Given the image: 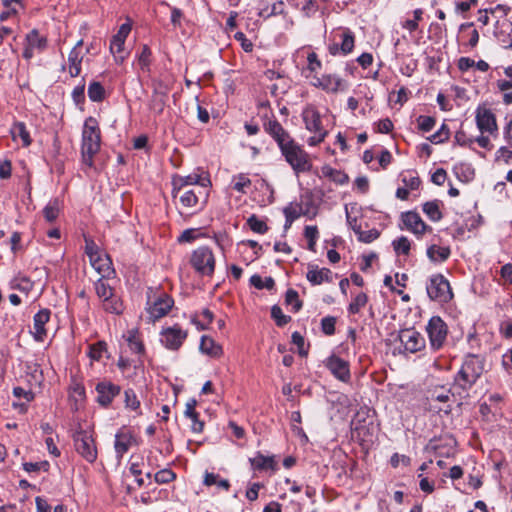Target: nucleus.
<instances>
[{
    "label": "nucleus",
    "mask_w": 512,
    "mask_h": 512,
    "mask_svg": "<svg viewBox=\"0 0 512 512\" xmlns=\"http://www.w3.org/2000/svg\"><path fill=\"white\" fill-rule=\"evenodd\" d=\"M289 83L287 80L280 81V83L273 84L269 87L270 93L274 97H278L279 95L285 94L289 89Z\"/></svg>",
    "instance_id": "62"
},
{
    "label": "nucleus",
    "mask_w": 512,
    "mask_h": 512,
    "mask_svg": "<svg viewBox=\"0 0 512 512\" xmlns=\"http://www.w3.org/2000/svg\"><path fill=\"white\" fill-rule=\"evenodd\" d=\"M450 135L449 128L446 124H442L441 127L432 134L428 140L434 144H440L448 140Z\"/></svg>",
    "instance_id": "50"
},
{
    "label": "nucleus",
    "mask_w": 512,
    "mask_h": 512,
    "mask_svg": "<svg viewBox=\"0 0 512 512\" xmlns=\"http://www.w3.org/2000/svg\"><path fill=\"white\" fill-rule=\"evenodd\" d=\"M218 477L219 476L214 473L207 472L204 477V484L206 486L217 485L225 490H228L230 487L228 480H226V479L218 480Z\"/></svg>",
    "instance_id": "53"
},
{
    "label": "nucleus",
    "mask_w": 512,
    "mask_h": 512,
    "mask_svg": "<svg viewBox=\"0 0 512 512\" xmlns=\"http://www.w3.org/2000/svg\"><path fill=\"white\" fill-rule=\"evenodd\" d=\"M251 465L256 470H275L276 463L272 456H264L261 453L250 459Z\"/></svg>",
    "instance_id": "33"
},
{
    "label": "nucleus",
    "mask_w": 512,
    "mask_h": 512,
    "mask_svg": "<svg viewBox=\"0 0 512 512\" xmlns=\"http://www.w3.org/2000/svg\"><path fill=\"white\" fill-rule=\"evenodd\" d=\"M426 291L430 300L446 304L453 299V292L449 281L444 275L438 273L429 277Z\"/></svg>",
    "instance_id": "5"
},
{
    "label": "nucleus",
    "mask_w": 512,
    "mask_h": 512,
    "mask_svg": "<svg viewBox=\"0 0 512 512\" xmlns=\"http://www.w3.org/2000/svg\"><path fill=\"white\" fill-rule=\"evenodd\" d=\"M368 301V297L365 293L361 292L357 294L352 302L349 304L348 311L351 314H357L366 304Z\"/></svg>",
    "instance_id": "45"
},
{
    "label": "nucleus",
    "mask_w": 512,
    "mask_h": 512,
    "mask_svg": "<svg viewBox=\"0 0 512 512\" xmlns=\"http://www.w3.org/2000/svg\"><path fill=\"white\" fill-rule=\"evenodd\" d=\"M263 129L277 143L280 150L294 140L275 117L266 118Z\"/></svg>",
    "instance_id": "16"
},
{
    "label": "nucleus",
    "mask_w": 512,
    "mask_h": 512,
    "mask_svg": "<svg viewBox=\"0 0 512 512\" xmlns=\"http://www.w3.org/2000/svg\"><path fill=\"white\" fill-rule=\"evenodd\" d=\"M335 323H336V319L334 317H331V316L324 317L321 320L322 331L326 335H333L335 333Z\"/></svg>",
    "instance_id": "61"
},
{
    "label": "nucleus",
    "mask_w": 512,
    "mask_h": 512,
    "mask_svg": "<svg viewBox=\"0 0 512 512\" xmlns=\"http://www.w3.org/2000/svg\"><path fill=\"white\" fill-rule=\"evenodd\" d=\"M171 184L172 194H176L180 190H184L186 188H198L200 186L201 188H209L211 186V181L208 175H205L203 171L200 172V169H197L189 175H174L172 177Z\"/></svg>",
    "instance_id": "7"
},
{
    "label": "nucleus",
    "mask_w": 512,
    "mask_h": 512,
    "mask_svg": "<svg viewBox=\"0 0 512 512\" xmlns=\"http://www.w3.org/2000/svg\"><path fill=\"white\" fill-rule=\"evenodd\" d=\"M102 305L106 312L116 315L121 314L124 309L122 300L116 294H113L111 297L107 298V300H104Z\"/></svg>",
    "instance_id": "36"
},
{
    "label": "nucleus",
    "mask_w": 512,
    "mask_h": 512,
    "mask_svg": "<svg viewBox=\"0 0 512 512\" xmlns=\"http://www.w3.org/2000/svg\"><path fill=\"white\" fill-rule=\"evenodd\" d=\"M251 186V180L244 173L232 177L231 188L239 193L245 194Z\"/></svg>",
    "instance_id": "38"
},
{
    "label": "nucleus",
    "mask_w": 512,
    "mask_h": 512,
    "mask_svg": "<svg viewBox=\"0 0 512 512\" xmlns=\"http://www.w3.org/2000/svg\"><path fill=\"white\" fill-rule=\"evenodd\" d=\"M271 317L279 327L286 325L291 320V317L284 315L282 309L277 305L271 308Z\"/></svg>",
    "instance_id": "57"
},
{
    "label": "nucleus",
    "mask_w": 512,
    "mask_h": 512,
    "mask_svg": "<svg viewBox=\"0 0 512 512\" xmlns=\"http://www.w3.org/2000/svg\"><path fill=\"white\" fill-rule=\"evenodd\" d=\"M74 446L77 453L87 462L93 463L97 459V447L92 434L88 431L80 430L74 435Z\"/></svg>",
    "instance_id": "9"
},
{
    "label": "nucleus",
    "mask_w": 512,
    "mask_h": 512,
    "mask_svg": "<svg viewBox=\"0 0 512 512\" xmlns=\"http://www.w3.org/2000/svg\"><path fill=\"white\" fill-rule=\"evenodd\" d=\"M131 31V23H123L118 32L112 37L110 41V51L115 56L116 62H123L124 56L120 55L123 52L124 44L127 36Z\"/></svg>",
    "instance_id": "22"
},
{
    "label": "nucleus",
    "mask_w": 512,
    "mask_h": 512,
    "mask_svg": "<svg viewBox=\"0 0 512 512\" xmlns=\"http://www.w3.org/2000/svg\"><path fill=\"white\" fill-rule=\"evenodd\" d=\"M495 157L497 161H504L508 164L512 159V150L508 147L502 146L496 151Z\"/></svg>",
    "instance_id": "63"
},
{
    "label": "nucleus",
    "mask_w": 512,
    "mask_h": 512,
    "mask_svg": "<svg viewBox=\"0 0 512 512\" xmlns=\"http://www.w3.org/2000/svg\"><path fill=\"white\" fill-rule=\"evenodd\" d=\"M400 218L402 222L400 229L413 233L417 238H421L426 232L432 231V227L427 225L419 213L415 211L403 212Z\"/></svg>",
    "instance_id": "14"
},
{
    "label": "nucleus",
    "mask_w": 512,
    "mask_h": 512,
    "mask_svg": "<svg viewBox=\"0 0 512 512\" xmlns=\"http://www.w3.org/2000/svg\"><path fill=\"white\" fill-rule=\"evenodd\" d=\"M215 256L207 246H201L192 252L190 264L201 276L211 277L215 270Z\"/></svg>",
    "instance_id": "6"
},
{
    "label": "nucleus",
    "mask_w": 512,
    "mask_h": 512,
    "mask_svg": "<svg viewBox=\"0 0 512 512\" xmlns=\"http://www.w3.org/2000/svg\"><path fill=\"white\" fill-rule=\"evenodd\" d=\"M354 232L357 234L358 240L364 243H371L380 236V232L375 228L362 231L361 228L354 227Z\"/></svg>",
    "instance_id": "46"
},
{
    "label": "nucleus",
    "mask_w": 512,
    "mask_h": 512,
    "mask_svg": "<svg viewBox=\"0 0 512 512\" xmlns=\"http://www.w3.org/2000/svg\"><path fill=\"white\" fill-rule=\"evenodd\" d=\"M60 211V201L58 199L50 200L43 209L44 218L48 222H53L57 219Z\"/></svg>",
    "instance_id": "41"
},
{
    "label": "nucleus",
    "mask_w": 512,
    "mask_h": 512,
    "mask_svg": "<svg viewBox=\"0 0 512 512\" xmlns=\"http://www.w3.org/2000/svg\"><path fill=\"white\" fill-rule=\"evenodd\" d=\"M104 278L105 277L101 275V278L94 284L95 292L102 302L115 294L114 289L104 280Z\"/></svg>",
    "instance_id": "39"
},
{
    "label": "nucleus",
    "mask_w": 512,
    "mask_h": 512,
    "mask_svg": "<svg viewBox=\"0 0 512 512\" xmlns=\"http://www.w3.org/2000/svg\"><path fill=\"white\" fill-rule=\"evenodd\" d=\"M247 224L252 231L258 234H264L268 230L267 224L263 220L259 219L256 215H251L247 219Z\"/></svg>",
    "instance_id": "47"
},
{
    "label": "nucleus",
    "mask_w": 512,
    "mask_h": 512,
    "mask_svg": "<svg viewBox=\"0 0 512 512\" xmlns=\"http://www.w3.org/2000/svg\"><path fill=\"white\" fill-rule=\"evenodd\" d=\"M323 173L325 176L331 178L334 182L338 184H345L348 182V176L345 173H342L339 170L333 169L331 167H324Z\"/></svg>",
    "instance_id": "49"
},
{
    "label": "nucleus",
    "mask_w": 512,
    "mask_h": 512,
    "mask_svg": "<svg viewBox=\"0 0 512 512\" xmlns=\"http://www.w3.org/2000/svg\"><path fill=\"white\" fill-rule=\"evenodd\" d=\"M173 304V299L166 293H161L153 301L149 299L147 312L149 313L150 319L156 321L164 317L171 310Z\"/></svg>",
    "instance_id": "19"
},
{
    "label": "nucleus",
    "mask_w": 512,
    "mask_h": 512,
    "mask_svg": "<svg viewBox=\"0 0 512 512\" xmlns=\"http://www.w3.org/2000/svg\"><path fill=\"white\" fill-rule=\"evenodd\" d=\"M173 198H178L181 206L185 209H193L199 206L202 209L209 197L208 188L194 187L180 190L176 194H172Z\"/></svg>",
    "instance_id": "8"
},
{
    "label": "nucleus",
    "mask_w": 512,
    "mask_h": 512,
    "mask_svg": "<svg viewBox=\"0 0 512 512\" xmlns=\"http://www.w3.org/2000/svg\"><path fill=\"white\" fill-rule=\"evenodd\" d=\"M51 311L47 308L39 310L33 318V335L37 341H43L47 335L45 324L50 320Z\"/></svg>",
    "instance_id": "26"
},
{
    "label": "nucleus",
    "mask_w": 512,
    "mask_h": 512,
    "mask_svg": "<svg viewBox=\"0 0 512 512\" xmlns=\"http://www.w3.org/2000/svg\"><path fill=\"white\" fill-rule=\"evenodd\" d=\"M285 302L287 305H291L293 307L294 312H298L302 307V302L299 300L298 292L293 289L287 290Z\"/></svg>",
    "instance_id": "54"
},
{
    "label": "nucleus",
    "mask_w": 512,
    "mask_h": 512,
    "mask_svg": "<svg viewBox=\"0 0 512 512\" xmlns=\"http://www.w3.org/2000/svg\"><path fill=\"white\" fill-rule=\"evenodd\" d=\"M285 215V229H289L292 223L302 215V207L299 204H289L283 210Z\"/></svg>",
    "instance_id": "35"
},
{
    "label": "nucleus",
    "mask_w": 512,
    "mask_h": 512,
    "mask_svg": "<svg viewBox=\"0 0 512 512\" xmlns=\"http://www.w3.org/2000/svg\"><path fill=\"white\" fill-rule=\"evenodd\" d=\"M48 47V39L40 34L38 29H32L25 35L22 56L25 60H31L36 54L43 53Z\"/></svg>",
    "instance_id": "10"
},
{
    "label": "nucleus",
    "mask_w": 512,
    "mask_h": 512,
    "mask_svg": "<svg viewBox=\"0 0 512 512\" xmlns=\"http://www.w3.org/2000/svg\"><path fill=\"white\" fill-rule=\"evenodd\" d=\"M430 346L433 350H439L447 337V325L439 316H433L426 327Z\"/></svg>",
    "instance_id": "15"
},
{
    "label": "nucleus",
    "mask_w": 512,
    "mask_h": 512,
    "mask_svg": "<svg viewBox=\"0 0 512 512\" xmlns=\"http://www.w3.org/2000/svg\"><path fill=\"white\" fill-rule=\"evenodd\" d=\"M126 340L128 342V346H129L130 350L133 353H136V354L144 353L145 348H144L142 340L139 337V333L137 330H134V329L129 330L127 332Z\"/></svg>",
    "instance_id": "37"
},
{
    "label": "nucleus",
    "mask_w": 512,
    "mask_h": 512,
    "mask_svg": "<svg viewBox=\"0 0 512 512\" xmlns=\"http://www.w3.org/2000/svg\"><path fill=\"white\" fill-rule=\"evenodd\" d=\"M392 246L397 254L408 255L411 243L407 237L401 236L392 242Z\"/></svg>",
    "instance_id": "48"
},
{
    "label": "nucleus",
    "mask_w": 512,
    "mask_h": 512,
    "mask_svg": "<svg viewBox=\"0 0 512 512\" xmlns=\"http://www.w3.org/2000/svg\"><path fill=\"white\" fill-rule=\"evenodd\" d=\"M283 1L276 2L272 4L271 7L268 5L262 4L259 11V16L263 18H269L271 16L279 15L283 13Z\"/></svg>",
    "instance_id": "43"
},
{
    "label": "nucleus",
    "mask_w": 512,
    "mask_h": 512,
    "mask_svg": "<svg viewBox=\"0 0 512 512\" xmlns=\"http://www.w3.org/2000/svg\"><path fill=\"white\" fill-rule=\"evenodd\" d=\"M475 120L477 127L482 134L488 133L490 135H497L498 125L496 117L490 109L479 106L476 109Z\"/></svg>",
    "instance_id": "20"
},
{
    "label": "nucleus",
    "mask_w": 512,
    "mask_h": 512,
    "mask_svg": "<svg viewBox=\"0 0 512 512\" xmlns=\"http://www.w3.org/2000/svg\"><path fill=\"white\" fill-rule=\"evenodd\" d=\"M326 367L340 381L348 382L350 380L349 363L342 358L332 355L326 360Z\"/></svg>",
    "instance_id": "23"
},
{
    "label": "nucleus",
    "mask_w": 512,
    "mask_h": 512,
    "mask_svg": "<svg viewBox=\"0 0 512 512\" xmlns=\"http://www.w3.org/2000/svg\"><path fill=\"white\" fill-rule=\"evenodd\" d=\"M200 350L202 353L211 357H220L222 355V347L208 336H202L200 342Z\"/></svg>",
    "instance_id": "30"
},
{
    "label": "nucleus",
    "mask_w": 512,
    "mask_h": 512,
    "mask_svg": "<svg viewBox=\"0 0 512 512\" xmlns=\"http://www.w3.org/2000/svg\"><path fill=\"white\" fill-rule=\"evenodd\" d=\"M83 46V40L80 39L75 46L72 48V50L69 52L68 55V71L71 77H77L81 73V65L83 58L85 56V53L82 49Z\"/></svg>",
    "instance_id": "24"
},
{
    "label": "nucleus",
    "mask_w": 512,
    "mask_h": 512,
    "mask_svg": "<svg viewBox=\"0 0 512 512\" xmlns=\"http://www.w3.org/2000/svg\"><path fill=\"white\" fill-rule=\"evenodd\" d=\"M13 289L28 293L32 289V282L26 277H16L11 282Z\"/></svg>",
    "instance_id": "58"
},
{
    "label": "nucleus",
    "mask_w": 512,
    "mask_h": 512,
    "mask_svg": "<svg viewBox=\"0 0 512 512\" xmlns=\"http://www.w3.org/2000/svg\"><path fill=\"white\" fill-rule=\"evenodd\" d=\"M88 97L93 102H101L105 98V89L100 82L92 81L88 86Z\"/></svg>",
    "instance_id": "40"
},
{
    "label": "nucleus",
    "mask_w": 512,
    "mask_h": 512,
    "mask_svg": "<svg viewBox=\"0 0 512 512\" xmlns=\"http://www.w3.org/2000/svg\"><path fill=\"white\" fill-rule=\"evenodd\" d=\"M453 395L449 389L444 387H438L430 391L427 400L429 403V409L435 412L450 413L451 411V399Z\"/></svg>",
    "instance_id": "17"
},
{
    "label": "nucleus",
    "mask_w": 512,
    "mask_h": 512,
    "mask_svg": "<svg viewBox=\"0 0 512 512\" xmlns=\"http://www.w3.org/2000/svg\"><path fill=\"white\" fill-rule=\"evenodd\" d=\"M124 402L125 406L128 409H131L133 411H137L140 408V401L138 400L136 393L132 389H127L124 392Z\"/></svg>",
    "instance_id": "52"
},
{
    "label": "nucleus",
    "mask_w": 512,
    "mask_h": 512,
    "mask_svg": "<svg viewBox=\"0 0 512 512\" xmlns=\"http://www.w3.org/2000/svg\"><path fill=\"white\" fill-rule=\"evenodd\" d=\"M151 55L152 53L150 48L147 45H143L137 56L138 66L143 72L150 71Z\"/></svg>",
    "instance_id": "42"
},
{
    "label": "nucleus",
    "mask_w": 512,
    "mask_h": 512,
    "mask_svg": "<svg viewBox=\"0 0 512 512\" xmlns=\"http://www.w3.org/2000/svg\"><path fill=\"white\" fill-rule=\"evenodd\" d=\"M101 145V134L96 119H86L82 131L81 154L82 161L88 167L93 166L94 156L99 152Z\"/></svg>",
    "instance_id": "1"
},
{
    "label": "nucleus",
    "mask_w": 512,
    "mask_h": 512,
    "mask_svg": "<svg viewBox=\"0 0 512 512\" xmlns=\"http://www.w3.org/2000/svg\"><path fill=\"white\" fill-rule=\"evenodd\" d=\"M176 478V474L171 469H162L158 471L154 479L159 484H167Z\"/></svg>",
    "instance_id": "59"
},
{
    "label": "nucleus",
    "mask_w": 512,
    "mask_h": 512,
    "mask_svg": "<svg viewBox=\"0 0 512 512\" xmlns=\"http://www.w3.org/2000/svg\"><path fill=\"white\" fill-rule=\"evenodd\" d=\"M418 127L423 132H429L431 131L435 126V119L431 116H424L421 115L417 119Z\"/></svg>",
    "instance_id": "60"
},
{
    "label": "nucleus",
    "mask_w": 512,
    "mask_h": 512,
    "mask_svg": "<svg viewBox=\"0 0 512 512\" xmlns=\"http://www.w3.org/2000/svg\"><path fill=\"white\" fill-rule=\"evenodd\" d=\"M502 366L505 369V371L512 376V348L509 349L505 354L502 356Z\"/></svg>",
    "instance_id": "64"
},
{
    "label": "nucleus",
    "mask_w": 512,
    "mask_h": 512,
    "mask_svg": "<svg viewBox=\"0 0 512 512\" xmlns=\"http://www.w3.org/2000/svg\"><path fill=\"white\" fill-rule=\"evenodd\" d=\"M496 13H501L503 16L496 20L494 35L502 47L512 48V21L506 18V9L502 6H498L491 12L492 16Z\"/></svg>",
    "instance_id": "11"
},
{
    "label": "nucleus",
    "mask_w": 512,
    "mask_h": 512,
    "mask_svg": "<svg viewBox=\"0 0 512 512\" xmlns=\"http://www.w3.org/2000/svg\"><path fill=\"white\" fill-rule=\"evenodd\" d=\"M485 360L483 357L475 354H469L465 357L461 369L455 377V381L463 388H471L481 377L484 371Z\"/></svg>",
    "instance_id": "2"
},
{
    "label": "nucleus",
    "mask_w": 512,
    "mask_h": 512,
    "mask_svg": "<svg viewBox=\"0 0 512 512\" xmlns=\"http://www.w3.org/2000/svg\"><path fill=\"white\" fill-rule=\"evenodd\" d=\"M106 350V343L99 341L89 346L88 356L95 361H99L102 358L104 351Z\"/></svg>",
    "instance_id": "55"
},
{
    "label": "nucleus",
    "mask_w": 512,
    "mask_h": 512,
    "mask_svg": "<svg viewBox=\"0 0 512 512\" xmlns=\"http://www.w3.org/2000/svg\"><path fill=\"white\" fill-rule=\"evenodd\" d=\"M134 437L133 435L126 430H120L115 435L114 448L117 455V458L120 460L123 455L128 452L131 445L133 444Z\"/></svg>",
    "instance_id": "27"
},
{
    "label": "nucleus",
    "mask_w": 512,
    "mask_h": 512,
    "mask_svg": "<svg viewBox=\"0 0 512 512\" xmlns=\"http://www.w3.org/2000/svg\"><path fill=\"white\" fill-rule=\"evenodd\" d=\"M188 333L178 324L165 327L160 332V342L162 345L172 351L178 350L186 340Z\"/></svg>",
    "instance_id": "13"
},
{
    "label": "nucleus",
    "mask_w": 512,
    "mask_h": 512,
    "mask_svg": "<svg viewBox=\"0 0 512 512\" xmlns=\"http://www.w3.org/2000/svg\"><path fill=\"white\" fill-rule=\"evenodd\" d=\"M280 151L297 175L311 170L312 164L309 155L294 140Z\"/></svg>",
    "instance_id": "4"
},
{
    "label": "nucleus",
    "mask_w": 512,
    "mask_h": 512,
    "mask_svg": "<svg viewBox=\"0 0 512 512\" xmlns=\"http://www.w3.org/2000/svg\"><path fill=\"white\" fill-rule=\"evenodd\" d=\"M165 98V94L155 92L150 104L151 110L157 114L162 113L165 107Z\"/></svg>",
    "instance_id": "56"
},
{
    "label": "nucleus",
    "mask_w": 512,
    "mask_h": 512,
    "mask_svg": "<svg viewBox=\"0 0 512 512\" xmlns=\"http://www.w3.org/2000/svg\"><path fill=\"white\" fill-rule=\"evenodd\" d=\"M426 254L432 262H444L450 257L451 251L449 247L433 244L427 248Z\"/></svg>",
    "instance_id": "29"
},
{
    "label": "nucleus",
    "mask_w": 512,
    "mask_h": 512,
    "mask_svg": "<svg viewBox=\"0 0 512 512\" xmlns=\"http://www.w3.org/2000/svg\"><path fill=\"white\" fill-rule=\"evenodd\" d=\"M307 280L311 285H321L324 282L330 283L333 281V273L328 268H319L315 264H308V271L306 273Z\"/></svg>",
    "instance_id": "25"
},
{
    "label": "nucleus",
    "mask_w": 512,
    "mask_h": 512,
    "mask_svg": "<svg viewBox=\"0 0 512 512\" xmlns=\"http://www.w3.org/2000/svg\"><path fill=\"white\" fill-rule=\"evenodd\" d=\"M440 205L439 200L427 201L422 205V210L431 221L438 222L443 218Z\"/></svg>",
    "instance_id": "31"
},
{
    "label": "nucleus",
    "mask_w": 512,
    "mask_h": 512,
    "mask_svg": "<svg viewBox=\"0 0 512 512\" xmlns=\"http://www.w3.org/2000/svg\"><path fill=\"white\" fill-rule=\"evenodd\" d=\"M306 130L313 134L309 137L307 143L309 146H317L324 141L328 135V131L322 124L321 114L318 109L309 104L305 106L301 113Z\"/></svg>",
    "instance_id": "3"
},
{
    "label": "nucleus",
    "mask_w": 512,
    "mask_h": 512,
    "mask_svg": "<svg viewBox=\"0 0 512 512\" xmlns=\"http://www.w3.org/2000/svg\"><path fill=\"white\" fill-rule=\"evenodd\" d=\"M12 137L14 140L21 139L24 147L31 144V137L23 122H16L11 128Z\"/></svg>",
    "instance_id": "34"
},
{
    "label": "nucleus",
    "mask_w": 512,
    "mask_h": 512,
    "mask_svg": "<svg viewBox=\"0 0 512 512\" xmlns=\"http://www.w3.org/2000/svg\"><path fill=\"white\" fill-rule=\"evenodd\" d=\"M314 85L327 92L336 93L343 89V80L336 75L326 74L320 78H316Z\"/></svg>",
    "instance_id": "28"
},
{
    "label": "nucleus",
    "mask_w": 512,
    "mask_h": 512,
    "mask_svg": "<svg viewBox=\"0 0 512 512\" xmlns=\"http://www.w3.org/2000/svg\"><path fill=\"white\" fill-rule=\"evenodd\" d=\"M250 284L257 289L272 290L275 286V281L272 277H266L265 279H262L260 275L254 274L250 278Z\"/></svg>",
    "instance_id": "44"
},
{
    "label": "nucleus",
    "mask_w": 512,
    "mask_h": 512,
    "mask_svg": "<svg viewBox=\"0 0 512 512\" xmlns=\"http://www.w3.org/2000/svg\"><path fill=\"white\" fill-rule=\"evenodd\" d=\"M340 50L342 55L350 54L355 46L354 33L349 28H343L340 34Z\"/></svg>",
    "instance_id": "32"
},
{
    "label": "nucleus",
    "mask_w": 512,
    "mask_h": 512,
    "mask_svg": "<svg viewBox=\"0 0 512 512\" xmlns=\"http://www.w3.org/2000/svg\"><path fill=\"white\" fill-rule=\"evenodd\" d=\"M304 236L308 240V249L315 252L316 242L319 236L316 226H306Z\"/></svg>",
    "instance_id": "51"
},
{
    "label": "nucleus",
    "mask_w": 512,
    "mask_h": 512,
    "mask_svg": "<svg viewBox=\"0 0 512 512\" xmlns=\"http://www.w3.org/2000/svg\"><path fill=\"white\" fill-rule=\"evenodd\" d=\"M398 338L405 351L410 353L420 351L426 344L424 337L413 328L402 329L399 332Z\"/></svg>",
    "instance_id": "18"
},
{
    "label": "nucleus",
    "mask_w": 512,
    "mask_h": 512,
    "mask_svg": "<svg viewBox=\"0 0 512 512\" xmlns=\"http://www.w3.org/2000/svg\"><path fill=\"white\" fill-rule=\"evenodd\" d=\"M85 253L89 257L91 265L103 277L109 276L111 273L110 261L107 257H103L98 245L90 238L85 237Z\"/></svg>",
    "instance_id": "12"
},
{
    "label": "nucleus",
    "mask_w": 512,
    "mask_h": 512,
    "mask_svg": "<svg viewBox=\"0 0 512 512\" xmlns=\"http://www.w3.org/2000/svg\"><path fill=\"white\" fill-rule=\"evenodd\" d=\"M95 390L97 392V402L101 406L107 407L119 395L121 388L119 385L104 380L97 383Z\"/></svg>",
    "instance_id": "21"
}]
</instances>
